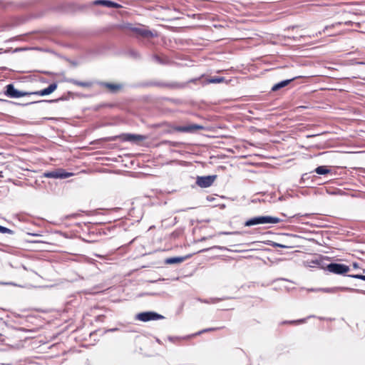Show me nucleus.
I'll use <instances>...</instances> for the list:
<instances>
[{
    "mask_svg": "<svg viewBox=\"0 0 365 365\" xmlns=\"http://www.w3.org/2000/svg\"><path fill=\"white\" fill-rule=\"evenodd\" d=\"M104 317H105V316H104V315H102V314L98 315V316L96 317V321H97V322H103V321Z\"/></svg>",
    "mask_w": 365,
    "mask_h": 365,
    "instance_id": "28",
    "label": "nucleus"
},
{
    "mask_svg": "<svg viewBox=\"0 0 365 365\" xmlns=\"http://www.w3.org/2000/svg\"><path fill=\"white\" fill-rule=\"evenodd\" d=\"M70 269L76 275L83 279L86 274V268L88 266L87 259L84 255H76L70 253Z\"/></svg>",
    "mask_w": 365,
    "mask_h": 365,
    "instance_id": "1",
    "label": "nucleus"
},
{
    "mask_svg": "<svg viewBox=\"0 0 365 365\" xmlns=\"http://www.w3.org/2000/svg\"><path fill=\"white\" fill-rule=\"evenodd\" d=\"M57 88V85L56 83H51L50 84L47 88L43 89V90H41V91H36V92H31V94H34V95H38V96H48L49 94H51V93H53Z\"/></svg>",
    "mask_w": 365,
    "mask_h": 365,
    "instance_id": "15",
    "label": "nucleus"
},
{
    "mask_svg": "<svg viewBox=\"0 0 365 365\" xmlns=\"http://www.w3.org/2000/svg\"><path fill=\"white\" fill-rule=\"evenodd\" d=\"M116 329H110V331H115V330H116Z\"/></svg>",
    "mask_w": 365,
    "mask_h": 365,
    "instance_id": "38",
    "label": "nucleus"
},
{
    "mask_svg": "<svg viewBox=\"0 0 365 365\" xmlns=\"http://www.w3.org/2000/svg\"><path fill=\"white\" fill-rule=\"evenodd\" d=\"M69 226H70V232H73V231H75V232H78V230L77 229H74L76 227H80L81 226V224L80 223H71L70 222V224H69Z\"/></svg>",
    "mask_w": 365,
    "mask_h": 365,
    "instance_id": "26",
    "label": "nucleus"
},
{
    "mask_svg": "<svg viewBox=\"0 0 365 365\" xmlns=\"http://www.w3.org/2000/svg\"><path fill=\"white\" fill-rule=\"evenodd\" d=\"M43 175L47 178L65 179L68 178V172L61 168H57L53 170L45 172Z\"/></svg>",
    "mask_w": 365,
    "mask_h": 365,
    "instance_id": "9",
    "label": "nucleus"
},
{
    "mask_svg": "<svg viewBox=\"0 0 365 365\" xmlns=\"http://www.w3.org/2000/svg\"><path fill=\"white\" fill-rule=\"evenodd\" d=\"M99 85L102 87L108 88L112 93H118L123 88V85L120 83L100 82Z\"/></svg>",
    "mask_w": 365,
    "mask_h": 365,
    "instance_id": "14",
    "label": "nucleus"
},
{
    "mask_svg": "<svg viewBox=\"0 0 365 365\" xmlns=\"http://www.w3.org/2000/svg\"><path fill=\"white\" fill-rule=\"evenodd\" d=\"M161 143L163 145H169L170 144H171V141L170 140H163V141H162Z\"/></svg>",
    "mask_w": 365,
    "mask_h": 365,
    "instance_id": "32",
    "label": "nucleus"
},
{
    "mask_svg": "<svg viewBox=\"0 0 365 365\" xmlns=\"http://www.w3.org/2000/svg\"><path fill=\"white\" fill-rule=\"evenodd\" d=\"M217 175H207V176H197L196 179V184L202 188H207L210 187L215 180L216 179Z\"/></svg>",
    "mask_w": 365,
    "mask_h": 365,
    "instance_id": "10",
    "label": "nucleus"
},
{
    "mask_svg": "<svg viewBox=\"0 0 365 365\" xmlns=\"http://www.w3.org/2000/svg\"><path fill=\"white\" fill-rule=\"evenodd\" d=\"M69 175L71 177V175H73V173L70 172Z\"/></svg>",
    "mask_w": 365,
    "mask_h": 365,
    "instance_id": "39",
    "label": "nucleus"
},
{
    "mask_svg": "<svg viewBox=\"0 0 365 365\" xmlns=\"http://www.w3.org/2000/svg\"><path fill=\"white\" fill-rule=\"evenodd\" d=\"M142 87H158L168 89H179L185 86L183 83L178 82H165L162 81H149L140 84Z\"/></svg>",
    "mask_w": 365,
    "mask_h": 365,
    "instance_id": "3",
    "label": "nucleus"
},
{
    "mask_svg": "<svg viewBox=\"0 0 365 365\" xmlns=\"http://www.w3.org/2000/svg\"><path fill=\"white\" fill-rule=\"evenodd\" d=\"M70 64H72L73 66H76L78 64V63L76 62V61H70Z\"/></svg>",
    "mask_w": 365,
    "mask_h": 365,
    "instance_id": "33",
    "label": "nucleus"
},
{
    "mask_svg": "<svg viewBox=\"0 0 365 365\" xmlns=\"http://www.w3.org/2000/svg\"><path fill=\"white\" fill-rule=\"evenodd\" d=\"M220 329V328H219V327L205 329H202V330L198 331L197 333H196L195 335H200V334H202L203 333L215 331V330H217V329Z\"/></svg>",
    "mask_w": 365,
    "mask_h": 365,
    "instance_id": "23",
    "label": "nucleus"
},
{
    "mask_svg": "<svg viewBox=\"0 0 365 365\" xmlns=\"http://www.w3.org/2000/svg\"><path fill=\"white\" fill-rule=\"evenodd\" d=\"M349 277L354 278V279H359L365 281V275L356 274H347L346 275Z\"/></svg>",
    "mask_w": 365,
    "mask_h": 365,
    "instance_id": "24",
    "label": "nucleus"
},
{
    "mask_svg": "<svg viewBox=\"0 0 365 365\" xmlns=\"http://www.w3.org/2000/svg\"><path fill=\"white\" fill-rule=\"evenodd\" d=\"M353 267H354V269H357V268L359 267L358 264H357V263H356V262L353 263Z\"/></svg>",
    "mask_w": 365,
    "mask_h": 365,
    "instance_id": "35",
    "label": "nucleus"
},
{
    "mask_svg": "<svg viewBox=\"0 0 365 365\" xmlns=\"http://www.w3.org/2000/svg\"><path fill=\"white\" fill-rule=\"evenodd\" d=\"M96 256L98 257H101V256L99 255H96Z\"/></svg>",
    "mask_w": 365,
    "mask_h": 365,
    "instance_id": "40",
    "label": "nucleus"
},
{
    "mask_svg": "<svg viewBox=\"0 0 365 365\" xmlns=\"http://www.w3.org/2000/svg\"><path fill=\"white\" fill-rule=\"evenodd\" d=\"M319 291L326 292V293H335L338 291L341 292H355L358 294H362L365 295V290L354 289L347 287H334L331 288H322L319 289Z\"/></svg>",
    "mask_w": 365,
    "mask_h": 365,
    "instance_id": "8",
    "label": "nucleus"
},
{
    "mask_svg": "<svg viewBox=\"0 0 365 365\" xmlns=\"http://www.w3.org/2000/svg\"><path fill=\"white\" fill-rule=\"evenodd\" d=\"M130 30L137 36H142L143 38H149L154 36L151 31L140 27H132L130 28Z\"/></svg>",
    "mask_w": 365,
    "mask_h": 365,
    "instance_id": "13",
    "label": "nucleus"
},
{
    "mask_svg": "<svg viewBox=\"0 0 365 365\" xmlns=\"http://www.w3.org/2000/svg\"><path fill=\"white\" fill-rule=\"evenodd\" d=\"M0 232L3 233V234H5V233L12 234L13 231L7 228V227H3V226L0 225Z\"/></svg>",
    "mask_w": 365,
    "mask_h": 365,
    "instance_id": "25",
    "label": "nucleus"
},
{
    "mask_svg": "<svg viewBox=\"0 0 365 365\" xmlns=\"http://www.w3.org/2000/svg\"><path fill=\"white\" fill-rule=\"evenodd\" d=\"M95 6H103L108 8L120 9L122 6L110 0H96L93 2Z\"/></svg>",
    "mask_w": 365,
    "mask_h": 365,
    "instance_id": "12",
    "label": "nucleus"
},
{
    "mask_svg": "<svg viewBox=\"0 0 365 365\" xmlns=\"http://www.w3.org/2000/svg\"><path fill=\"white\" fill-rule=\"evenodd\" d=\"M189 257H190V255H187L185 257H170V258H167L165 262L168 264H179V263L184 262L185 259H188Z\"/></svg>",
    "mask_w": 365,
    "mask_h": 365,
    "instance_id": "18",
    "label": "nucleus"
},
{
    "mask_svg": "<svg viewBox=\"0 0 365 365\" xmlns=\"http://www.w3.org/2000/svg\"><path fill=\"white\" fill-rule=\"evenodd\" d=\"M204 127L197 124H190L187 125H178L173 128L175 131L181 133H194L199 130H202Z\"/></svg>",
    "mask_w": 365,
    "mask_h": 365,
    "instance_id": "11",
    "label": "nucleus"
},
{
    "mask_svg": "<svg viewBox=\"0 0 365 365\" xmlns=\"http://www.w3.org/2000/svg\"><path fill=\"white\" fill-rule=\"evenodd\" d=\"M308 178H309L308 173H304L302 175V176L301 178V181L304 182L307 179H308Z\"/></svg>",
    "mask_w": 365,
    "mask_h": 365,
    "instance_id": "29",
    "label": "nucleus"
},
{
    "mask_svg": "<svg viewBox=\"0 0 365 365\" xmlns=\"http://www.w3.org/2000/svg\"><path fill=\"white\" fill-rule=\"evenodd\" d=\"M70 82H71L76 85L83 86V87H91L92 86V83H91V82H82V81H78L71 80V79H70Z\"/></svg>",
    "mask_w": 365,
    "mask_h": 365,
    "instance_id": "21",
    "label": "nucleus"
},
{
    "mask_svg": "<svg viewBox=\"0 0 365 365\" xmlns=\"http://www.w3.org/2000/svg\"><path fill=\"white\" fill-rule=\"evenodd\" d=\"M76 214H72V215H69V217H70V219H71V217H76Z\"/></svg>",
    "mask_w": 365,
    "mask_h": 365,
    "instance_id": "37",
    "label": "nucleus"
},
{
    "mask_svg": "<svg viewBox=\"0 0 365 365\" xmlns=\"http://www.w3.org/2000/svg\"><path fill=\"white\" fill-rule=\"evenodd\" d=\"M282 221L283 220L272 216H256L245 221L244 225L251 227L262 224H277Z\"/></svg>",
    "mask_w": 365,
    "mask_h": 365,
    "instance_id": "2",
    "label": "nucleus"
},
{
    "mask_svg": "<svg viewBox=\"0 0 365 365\" xmlns=\"http://www.w3.org/2000/svg\"><path fill=\"white\" fill-rule=\"evenodd\" d=\"M312 173H316L320 175H326L328 174H331V170L327 165H320L316 168Z\"/></svg>",
    "mask_w": 365,
    "mask_h": 365,
    "instance_id": "17",
    "label": "nucleus"
},
{
    "mask_svg": "<svg viewBox=\"0 0 365 365\" xmlns=\"http://www.w3.org/2000/svg\"><path fill=\"white\" fill-rule=\"evenodd\" d=\"M207 81L210 83H220L225 81V78L220 76H214L209 78Z\"/></svg>",
    "mask_w": 365,
    "mask_h": 365,
    "instance_id": "20",
    "label": "nucleus"
},
{
    "mask_svg": "<svg viewBox=\"0 0 365 365\" xmlns=\"http://www.w3.org/2000/svg\"><path fill=\"white\" fill-rule=\"evenodd\" d=\"M325 269L331 273L339 275H346L350 271L349 266L336 262H331L327 264Z\"/></svg>",
    "mask_w": 365,
    "mask_h": 365,
    "instance_id": "4",
    "label": "nucleus"
},
{
    "mask_svg": "<svg viewBox=\"0 0 365 365\" xmlns=\"http://www.w3.org/2000/svg\"><path fill=\"white\" fill-rule=\"evenodd\" d=\"M298 77L296 76L292 78L284 80L279 83H277L274 85H273V86L271 88V91L273 92L277 91L287 86L291 82H292L294 79H296Z\"/></svg>",
    "mask_w": 365,
    "mask_h": 365,
    "instance_id": "16",
    "label": "nucleus"
},
{
    "mask_svg": "<svg viewBox=\"0 0 365 365\" xmlns=\"http://www.w3.org/2000/svg\"><path fill=\"white\" fill-rule=\"evenodd\" d=\"M5 89L6 90L4 91V94L9 98H17L31 95V92H25V91H18L17 89H16L14 88V86L13 84H8L5 87Z\"/></svg>",
    "mask_w": 365,
    "mask_h": 365,
    "instance_id": "6",
    "label": "nucleus"
},
{
    "mask_svg": "<svg viewBox=\"0 0 365 365\" xmlns=\"http://www.w3.org/2000/svg\"><path fill=\"white\" fill-rule=\"evenodd\" d=\"M237 233H238L237 232H223V234H225V235H232V234H237Z\"/></svg>",
    "mask_w": 365,
    "mask_h": 365,
    "instance_id": "34",
    "label": "nucleus"
},
{
    "mask_svg": "<svg viewBox=\"0 0 365 365\" xmlns=\"http://www.w3.org/2000/svg\"><path fill=\"white\" fill-rule=\"evenodd\" d=\"M0 101H6L0 98Z\"/></svg>",
    "mask_w": 365,
    "mask_h": 365,
    "instance_id": "41",
    "label": "nucleus"
},
{
    "mask_svg": "<svg viewBox=\"0 0 365 365\" xmlns=\"http://www.w3.org/2000/svg\"><path fill=\"white\" fill-rule=\"evenodd\" d=\"M145 138L146 137L142 135L123 133L119 135L110 137L108 140H116L117 139H120L122 141L139 142L144 140Z\"/></svg>",
    "mask_w": 365,
    "mask_h": 365,
    "instance_id": "5",
    "label": "nucleus"
},
{
    "mask_svg": "<svg viewBox=\"0 0 365 365\" xmlns=\"http://www.w3.org/2000/svg\"><path fill=\"white\" fill-rule=\"evenodd\" d=\"M128 55L135 59H138L140 57L139 52L134 49L130 50L128 51Z\"/></svg>",
    "mask_w": 365,
    "mask_h": 365,
    "instance_id": "22",
    "label": "nucleus"
},
{
    "mask_svg": "<svg viewBox=\"0 0 365 365\" xmlns=\"http://www.w3.org/2000/svg\"><path fill=\"white\" fill-rule=\"evenodd\" d=\"M306 322V319H299V320H297V321H293V322H290L289 323H304Z\"/></svg>",
    "mask_w": 365,
    "mask_h": 365,
    "instance_id": "31",
    "label": "nucleus"
},
{
    "mask_svg": "<svg viewBox=\"0 0 365 365\" xmlns=\"http://www.w3.org/2000/svg\"><path fill=\"white\" fill-rule=\"evenodd\" d=\"M230 299V297H225V298H222V299H217V301H220V300H225V299Z\"/></svg>",
    "mask_w": 365,
    "mask_h": 365,
    "instance_id": "36",
    "label": "nucleus"
},
{
    "mask_svg": "<svg viewBox=\"0 0 365 365\" xmlns=\"http://www.w3.org/2000/svg\"><path fill=\"white\" fill-rule=\"evenodd\" d=\"M136 319L141 322H149L151 320H158L164 319V317L161 314H159L155 312H140L136 315Z\"/></svg>",
    "mask_w": 365,
    "mask_h": 365,
    "instance_id": "7",
    "label": "nucleus"
},
{
    "mask_svg": "<svg viewBox=\"0 0 365 365\" xmlns=\"http://www.w3.org/2000/svg\"><path fill=\"white\" fill-rule=\"evenodd\" d=\"M179 145H180V143H178V142L171 141V144H170L169 145L173 146V147H178Z\"/></svg>",
    "mask_w": 365,
    "mask_h": 365,
    "instance_id": "30",
    "label": "nucleus"
},
{
    "mask_svg": "<svg viewBox=\"0 0 365 365\" xmlns=\"http://www.w3.org/2000/svg\"><path fill=\"white\" fill-rule=\"evenodd\" d=\"M153 61H154L155 63L160 64V65H167L169 63L170 61L169 59L165 56H160L157 54H155L152 56Z\"/></svg>",
    "mask_w": 365,
    "mask_h": 365,
    "instance_id": "19",
    "label": "nucleus"
},
{
    "mask_svg": "<svg viewBox=\"0 0 365 365\" xmlns=\"http://www.w3.org/2000/svg\"><path fill=\"white\" fill-rule=\"evenodd\" d=\"M270 245L273 247H282V248H287V247H289L287 245H282V244H279V243H277V242H272V243Z\"/></svg>",
    "mask_w": 365,
    "mask_h": 365,
    "instance_id": "27",
    "label": "nucleus"
}]
</instances>
